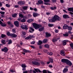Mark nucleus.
Segmentation results:
<instances>
[{
	"label": "nucleus",
	"instance_id": "nucleus-1",
	"mask_svg": "<svg viewBox=\"0 0 73 73\" xmlns=\"http://www.w3.org/2000/svg\"><path fill=\"white\" fill-rule=\"evenodd\" d=\"M62 62H66L67 64L71 66L72 65V63L70 61L68 60V59H62L61 60Z\"/></svg>",
	"mask_w": 73,
	"mask_h": 73
},
{
	"label": "nucleus",
	"instance_id": "nucleus-2",
	"mask_svg": "<svg viewBox=\"0 0 73 73\" xmlns=\"http://www.w3.org/2000/svg\"><path fill=\"white\" fill-rule=\"evenodd\" d=\"M52 19L54 21H60L61 20V18L56 15H54Z\"/></svg>",
	"mask_w": 73,
	"mask_h": 73
},
{
	"label": "nucleus",
	"instance_id": "nucleus-3",
	"mask_svg": "<svg viewBox=\"0 0 73 73\" xmlns=\"http://www.w3.org/2000/svg\"><path fill=\"white\" fill-rule=\"evenodd\" d=\"M33 25L34 27V28H35V29H38L40 27H41L42 26L40 25H37L36 23H33Z\"/></svg>",
	"mask_w": 73,
	"mask_h": 73
},
{
	"label": "nucleus",
	"instance_id": "nucleus-4",
	"mask_svg": "<svg viewBox=\"0 0 73 73\" xmlns=\"http://www.w3.org/2000/svg\"><path fill=\"white\" fill-rule=\"evenodd\" d=\"M21 28L23 29H25L26 30H27L28 29V28H27V26L26 25H22L21 26Z\"/></svg>",
	"mask_w": 73,
	"mask_h": 73
},
{
	"label": "nucleus",
	"instance_id": "nucleus-5",
	"mask_svg": "<svg viewBox=\"0 0 73 73\" xmlns=\"http://www.w3.org/2000/svg\"><path fill=\"white\" fill-rule=\"evenodd\" d=\"M69 27V25L66 24H64L63 27V29H68Z\"/></svg>",
	"mask_w": 73,
	"mask_h": 73
},
{
	"label": "nucleus",
	"instance_id": "nucleus-6",
	"mask_svg": "<svg viewBox=\"0 0 73 73\" xmlns=\"http://www.w3.org/2000/svg\"><path fill=\"white\" fill-rule=\"evenodd\" d=\"M61 55L62 56H65V50H62L60 51V53Z\"/></svg>",
	"mask_w": 73,
	"mask_h": 73
},
{
	"label": "nucleus",
	"instance_id": "nucleus-7",
	"mask_svg": "<svg viewBox=\"0 0 73 73\" xmlns=\"http://www.w3.org/2000/svg\"><path fill=\"white\" fill-rule=\"evenodd\" d=\"M32 63L33 64L35 65H40V63L38 62H36L35 61H33Z\"/></svg>",
	"mask_w": 73,
	"mask_h": 73
},
{
	"label": "nucleus",
	"instance_id": "nucleus-8",
	"mask_svg": "<svg viewBox=\"0 0 73 73\" xmlns=\"http://www.w3.org/2000/svg\"><path fill=\"white\" fill-rule=\"evenodd\" d=\"M2 51L4 52L5 53H7V52L8 50V49L6 47H5L3 49H2Z\"/></svg>",
	"mask_w": 73,
	"mask_h": 73
},
{
	"label": "nucleus",
	"instance_id": "nucleus-9",
	"mask_svg": "<svg viewBox=\"0 0 73 73\" xmlns=\"http://www.w3.org/2000/svg\"><path fill=\"white\" fill-rule=\"evenodd\" d=\"M24 4H25V2L23 1H19L18 3V4H19L20 5H24Z\"/></svg>",
	"mask_w": 73,
	"mask_h": 73
},
{
	"label": "nucleus",
	"instance_id": "nucleus-10",
	"mask_svg": "<svg viewBox=\"0 0 73 73\" xmlns=\"http://www.w3.org/2000/svg\"><path fill=\"white\" fill-rule=\"evenodd\" d=\"M63 17L64 19H66V18H68V19H69L70 17L69 16V15H63Z\"/></svg>",
	"mask_w": 73,
	"mask_h": 73
},
{
	"label": "nucleus",
	"instance_id": "nucleus-11",
	"mask_svg": "<svg viewBox=\"0 0 73 73\" xmlns=\"http://www.w3.org/2000/svg\"><path fill=\"white\" fill-rule=\"evenodd\" d=\"M14 23L15 25H16L17 27H19V22L17 21H15L14 22Z\"/></svg>",
	"mask_w": 73,
	"mask_h": 73
},
{
	"label": "nucleus",
	"instance_id": "nucleus-12",
	"mask_svg": "<svg viewBox=\"0 0 73 73\" xmlns=\"http://www.w3.org/2000/svg\"><path fill=\"white\" fill-rule=\"evenodd\" d=\"M33 17H37V16H39L40 15V14H38L37 13H33Z\"/></svg>",
	"mask_w": 73,
	"mask_h": 73
},
{
	"label": "nucleus",
	"instance_id": "nucleus-13",
	"mask_svg": "<svg viewBox=\"0 0 73 73\" xmlns=\"http://www.w3.org/2000/svg\"><path fill=\"white\" fill-rule=\"evenodd\" d=\"M11 36L12 37L16 38V37H17V35L15 34H11Z\"/></svg>",
	"mask_w": 73,
	"mask_h": 73
},
{
	"label": "nucleus",
	"instance_id": "nucleus-14",
	"mask_svg": "<svg viewBox=\"0 0 73 73\" xmlns=\"http://www.w3.org/2000/svg\"><path fill=\"white\" fill-rule=\"evenodd\" d=\"M1 42L2 43L3 45H5L6 44V42H5V40L2 39L1 40Z\"/></svg>",
	"mask_w": 73,
	"mask_h": 73
},
{
	"label": "nucleus",
	"instance_id": "nucleus-15",
	"mask_svg": "<svg viewBox=\"0 0 73 73\" xmlns=\"http://www.w3.org/2000/svg\"><path fill=\"white\" fill-rule=\"evenodd\" d=\"M46 35V37H49V36H50L51 35L50 34H49V33H45Z\"/></svg>",
	"mask_w": 73,
	"mask_h": 73
},
{
	"label": "nucleus",
	"instance_id": "nucleus-16",
	"mask_svg": "<svg viewBox=\"0 0 73 73\" xmlns=\"http://www.w3.org/2000/svg\"><path fill=\"white\" fill-rule=\"evenodd\" d=\"M68 71V69L64 68L63 70V73H66V72H67Z\"/></svg>",
	"mask_w": 73,
	"mask_h": 73
},
{
	"label": "nucleus",
	"instance_id": "nucleus-17",
	"mask_svg": "<svg viewBox=\"0 0 73 73\" xmlns=\"http://www.w3.org/2000/svg\"><path fill=\"white\" fill-rule=\"evenodd\" d=\"M39 31H40V32H41V31H42L44 29V27H43L41 28H40L38 29Z\"/></svg>",
	"mask_w": 73,
	"mask_h": 73
},
{
	"label": "nucleus",
	"instance_id": "nucleus-18",
	"mask_svg": "<svg viewBox=\"0 0 73 73\" xmlns=\"http://www.w3.org/2000/svg\"><path fill=\"white\" fill-rule=\"evenodd\" d=\"M68 10L69 11H72L73 12V7L68 8Z\"/></svg>",
	"mask_w": 73,
	"mask_h": 73
},
{
	"label": "nucleus",
	"instance_id": "nucleus-19",
	"mask_svg": "<svg viewBox=\"0 0 73 73\" xmlns=\"http://www.w3.org/2000/svg\"><path fill=\"white\" fill-rule=\"evenodd\" d=\"M66 40H64L62 41L63 44V45H65L66 44Z\"/></svg>",
	"mask_w": 73,
	"mask_h": 73
},
{
	"label": "nucleus",
	"instance_id": "nucleus-20",
	"mask_svg": "<svg viewBox=\"0 0 73 73\" xmlns=\"http://www.w3.org/2000/svg\"><path fill=\"white\" fill-rule=\"evenodd\" d=\"M35 71H36V72H42V71H40V70L38 69H35Z\"/></svg>",
	"mask_w": 73,
	"mask_h": 73
},
{
	"label": "nucleus",
	"instance_id": "nucleus-21",
	"mask_svg": "<svg viewBox=\"0 0 73 73\" xmlns=\"http://www.w3.org/2000/svg\"><path fill=\"white\" fill-rule=\"evenodd\" d=\"M27 8H28L27 6H23L22 7V9L24 10H27Z\"/></svg>",
	"mask_w": 73,
	"mask_h": 73
},
{
	"label": "nucleus",
	"instance_id": "nucleus-22",
	"mask_svg": "<svg viewBox=\"0 0 73 73\" xmlns=\"http://www.w3.org/2000/svg\"><path fill=\"white\" fill-rule=\"evenodd\" d=\"M33 21V20L32 19H28L27 21V22L28 23H31V22H32V21Z\"/></svg>",
	"mask_w": 73,
	"mask_h": 73
},
{
	"label": "nucleus",
	"instance_id": "nucleus-23",
	"mask_svg": "<svg viewBox=\"0 0 73 73\" xmlns=\"http://www.w3.org/2000/svg\"><path fill=\"white\" fill-rule=\"evenodd\" d=\"M42 44V42L41 40H39L37 44L38 45H41Z\"/></svg>",
	"mask_w": 73,
	"mask_h": 73
},
{
	"label": "nucleus",
	"instance_id": "nucleus-24",
	"mask_svg": "<svg viewBox=\"0 0 73 73\" xmlns=\"http://www.w3.org/2000/svg\"><path fill=\"white\" fill-rule=\"evenodd\" d=\"M48 26L49 27H52L54 26V25L53 24H48Z\"/></svg>",
	"mask_w": 73,
	"mask_h": 73
},
{
	"label": "nucleus",
	"instance_id": "nucleus-25",
	"mask_svg": "<svg viewBox=\"0 0 73 73\" xmlns=\"http://www.w3.org/2000/svg\"><path fill=\"white\" fill-rule=\"evenodd\" d=\"M68 31H71L72 30V27L71 26H69L68 28Z\"/></svg>",
	"mask_w": 73,
	"mask_h": 73
},
{
	"label": "nucleus",
	"instance_id": "nucleus-26",
	"mask_svg": "<svg viewBox=\"0 0 73 73\" xmlns=\"http://www.w3.org/2000/svg\"><path fill=\"white\" fill-rule=\"evenodd\" d=\"M50 9H51V10H55V9H56V7H50Z\"/></svg>",
	"mask_w": 73,
	"mask_h": 73
},
{
	"label": "nucleus",
	"instance_id": "nucleus-27",
	"mask_svg": "<svg viewBox=\"0 0 73 73\" xmlns=\"http://www.w3.org/2000/svg\"><path fill=\"white\" fill-rule=\"evenodd\" d=\"M49 22H50L51 23H53V22H54V21L53 18L52 19H49Z\"/></svg>",
	"mask_w": 73,
	"mask_h": 73
},
{
	"label": "nucleus",
	"instance_id": "nucleus-28",
	"mask_svg": "<svg viewBox=\"0 0 73 73\" xmlns=\"http://www.w3.org/2000/svg\"><path fill=\"white\" fill-rule=\"evenodd\" d=\"M38 3L39 4H42L43 3V2L42 1L39 0L38 1Z\"/></svg>",
	"mask_w": 73,
	"mask_h": 73
},
{
	"label": "nucleus",
	"instance_id": "nucleus-29",
	"mask_svg": "<svg viewBox=\"0 0 73 73\" xmlns=\"http://www.w3.org/2000/svg\"><path fill=\"white\" fill-rule=\"evenodd\" d=\"M21 22H22L23 23H24L26 21V20L25 19H22L21 21H20Z\"/></svg>",
	"mask_w": 73,
	"mask_h": 73
},
{
	"label": "nucleus",
	"instance_id": "nucleus-30",
	"mask_svg": "<svg viewBox=\"0 0 73 73\" xmlns=\"http://www.w3.org/2000/svg\"><path fill=\"white\" fill-rule=\"evenodd\" d=\"M21 66L22 68H26V65L25 64H22L21 65Z\"/></svg>",
	"mask_w": 73,
	"mask_h": 73
},
{
	"label": "nucleus",
	"instance_id": "nucleus-31",
	"mask_svg": "<svg viewBox=\"0 0 73 73\" xmlns=\"http://www.w3.org/2000/svg\"><path fill=\"white\" fill-rule=\"evenodd\" d=\"M57 40H58V39L54 38L52 39V41L53 42H55V41H56Z\"/></svg>",
	"mask_w": 73,
	"mask_h": 73
},
{
	"label": "nucleus",
	"instance_id": "nucleus-32",
	"mask_svg": "<svg viewBox=\"0 0 73 73\" xmlns=\"http://www.w3.org/2000/svg\"><path fill=\"white\" fill-rule=\"evenodd\" d=\"M17 13H15L13 15H12V16L13 17H16V16H17Z\"/></svg>",
	"mask_w": 73,
	"mask_h": 73
},
{
	"label": "nucleus",
	"instance_id": "nucleus-33",
	"mask_svg": "<svg viewBox=\"0 0 73 73\" xmlns=\"http://www.w3.org/2000/svg\"><path fill=\"white\" fill-rule=\"evenodd\" d=\"M64 36H65V37H68V35H69V34L68 33L64 34L63 35Z\"/></svg>",
	"mask_w": 73,
	"mask_h": 73
},
{
	"label": "nucleus",
	"instance_id": "nucleus-34",
	"mask_svg": "<svg viewBox=\"0 0 73 73\" xmlns=\"http://www.w3.org/2000/svg\"><path fill=\"white\" fill-rule=\"evenodd\" d=\"M19 17H21V18H23V15L22 14H21L20 13H19Z\"/></svg>",
	"mask_w": 73,
	"mask_h": 73
},
{
	"label": "nucleus",
	"instance_id": "nucleus-35",
	"mask_svg": "<svg viewBox=\"0 0 73 73\" xmlns=\"http://www.w3.org/2000/svg\"><path fill=\"white\" fill-rule=\"evenodd\" d=\"M48 54V55H50V56H52V55L53 53L52 52H47Z\"/></svg>",
	"mask_w": 73,
	"mask_h": 73
},
{
	"label": "nucleus",
	"instance_id": "nucleus-36",
	"mask_svg": "<svg viewBox=\"0 0 73 73\" xmlns=\"http://www.w3.org/2000/svg\"><path fill=\"white\" fill-rule=\"evenodd\" d=\"M12 43V40H8V44H10Z\"/></svg>",
	"mask_w": 73,
	"mask_h": 73
},
{
	"label": "nucleus",
	"instance_id": "nucleus-37",
	"mask_svg": "<svg viewBox=\"0 0 73 73\" xmlns=\"http://www.w3.org/2000/svg\"><path fill=\"white\" fill-rule=\"evenodd\" d=\"M29 37L30 38H35V36L33 35L31 36V35H30L29 36Z\"/></svg>",
	"mask_w": 73,
	"mask_h": 73
},
{
	"label": "nucleus",
	"instance_id": "nucleus-38",
	"mask_svg": "<svg viewBox=\"0 0 73 73\" xmlns=\"http://www.w3.org/2000/svg\"><path fill=\"white\" fill-rule=\"evenodd\" d=\"M49 61H50V62H53V59H52V58H49Z\"/></svg>",
	"mask_w": 73,
	"mask_h": 73
},
{
	"label": "nucleus",
	"instance_id": "nucleus-39",
	"mask_svg": "<svg viewBox=\"0 0 73 73\" xmlns=\"http://www.w3.org/2000/svg\"><path fill=\"white\" fill-rule=\"evenodd\" d=\"M23 52H25V53H27V52H28V50H27L25 49H23Z\"/></svg>",
	"mask_w": 73,
	"mask_h": 73
},
{
	"label": "nucleus",
	"instance_id": "nucleus-40",
	"mask_svg": "<svg viewBox=\"0 0 73 73\" xmlns=\"http://www.w3.org/2000/svg\"><path fill=\"white\" fill-rule=\"evenodd\" d=\"M44 46L46 48H49V45H48V44H45Z\"/></svg>",
	"mask_w": 73,
	"mask_h": 73
},
{
	"label": "nucleus",
	"instance_id": "nucleus-41",
	"mask_svg": "<svg viewBox=\"0 0 73 73\" xmlns=\"http://www.w3.org/2000/svg\"><path fill=\"white\" fill-rule=\"evenodd\" d=\"M1 25L2 27H5V26H6V24L5 23H3L2 24H1Z\"/></svg>",
	"mask_w": 73,
	"mask_h": 73
},
{
	"label": "nucleus",
	"instance_id": "nucleus-42",
	"mask_svg": "<svg viewBox=\"0 0 73 73\" xmlns=\"http://www.w3.org/2000/svg\"><path fill=\"white\" fill-rule=\"evenodd\" d=\"M47 41V40L44 39L43 41V43H45V42H46Z\"/></svg>",
	"mask_w": 73,
	"mask_h": 73
},
{
	"label": "nucleus",
	"instance_id": "nucleus-43",
	"mask_svg": "<svg viewBox=\"0 0 73 73\" xmlns=\"http://www.w3.org/2000/svg\"><path fill=\"white\" fill-rule=\"evenodd\" d=\"M1 37L2 38H4L5 37V35L4 34H2L1 35Z\"/></svg>",
	"mask_w": 73,
	"mask_h": 73
},
{
	"label": "nucleus",
	"instance_id": "nucleus-44",
	"mask_svg": "<svg viewBox=\"0 0 73 73\" xmlns=\"http://www.w3.org/2000/svg\"><path fill=\"white\" fill-rule=\"evenodd\" d=\"M12 34H10V33L8 32L7 33V35L9 36H11V35Z\"/></svg>",
	"mask_w": 73,
	"mask_h": 73
},
{
	"label": "nucleus",
	"instance_id": "nucleus-45",
	"mask_svg": "<svg viewBox=\"0 0 73 73\" xmlns=\"http://www.w3.org/2000/svg\"><path fill=\"white\" fill-rule=\"evenodd\" d=\"M7 23L9 25H10L12 24V23H11V22L9 21L7 22Z\"/></svg>",
	"mask_w": 73,
	"mask_h": 73
},
{
	"label": "nucleus",
	"instance_id": "nucleus-46",
	"mask_svg": "<svg viewBox=\"0 0 73 73\" xmlns=\"http://www.w3.org/2000/svg\"><path fill=\"white\" fill-rule=\"evenodd\" d=\"M0 13H1V14H2V15H4V14L5 13V12L0 11Z\"/></svg>",
	"mask_w": 73,
	"mask_h": 73
},
{
	"label": "nucleus",
	"instance_id": "nucleus-47",
	"mask_svg": "<svg viewBox=\"0 0 73 73\" xmlns=\"http://www.w3.org/2000/svg\"><path fill=\"white\" fill-rule=\"evenodd\" d=\"M22 34L23 35H26V33H25V32L24 31H23Z\"/></svg>",
	"mask_w": 73,
	"mask_h": 73
},
{
	"label": "nucleus",
	"instance_id": "nucleus-48",
	"mask_svg": "<svg viewBox=\"0 0 73 73\" xmlns=\"http://www.w3.org/2000/svg\"><path fill=\"white\" fill-rule=\"evenodd\" d=\"M29 29L30 30L32 31H34V29H33L32 27H30Z\"/></svg>",
	"mask_w": 73,
	"mask_h": 73
},
{
	"label": "nucleus",
	"instance_id": "nucleus-49",
	"mask_svg": "<svg viewBox=\"0 0 73 73\" xmlns=\"http://www.w3.org/2000/svg\"><path fill=\"white\" fill-rule=\"evenodd\" d=\"M43 73H47V72L45 70H44L42 71Z\"/></svg>",
	"mask_w": 73,
	"mask_h": 73
},
{
	"label": "nucleus",
	"instance_id": "nucleus-50",
	"mask_svg": "<svg viewBox=\"0 0 73 73\" xmlns=\"http://www.w3.org/2000/svg\"><path fill=\"white\" fill-rule=\"evenodd\" d=\"M44 1L45 2H47L48 3L49 2V0H44Z\"/></svg>",
	"mask_w": 73,
	"mask_h": 73
},
{
	"label": "nucleus",
	"instance_id": "nucleus-51",
	"mask_svg": "<svg viewBox=\"0 0 73 73\" xmlns=\"http://www.w3.org/2000/svg\"><path fill=\"white\" fill-rule=\"evenodd\" d=\"M54 31L56 33H58V30L57 29L55 30Z\"/></svg>",
	"mask_w": 73,
	"mask_h": 73
},
{
	"label": "nucleus",
	"instance_id": "nucleus-52",
	"mask_svg": "<svg viewBox=\"0 0 73 73\" xmlns=\"http://www.w3.org/2000/svg\"><path fill=\"white\" fill-rule=\"evenodd\" d=\"M10 72H15V70H10Z\"/></svg>",
	"mask_w": 73,
	"mask_h": 73
},
{
	"label": "nucleus",
	"instance_id": "nucleus-53",
	"mask_svg": "<svg viewBox=\"0 0 73 73\" xmlns=\"http://www.w3.org/2000/svg\"><path fill=\"white\" fill-rule=\"evenodd\" d=\"M1 10H2V11H5V9L4 8V7H2L1 8Z\"/></svg>",
	"mask_w": 73,
	"mask_h": 73
},
{
	"label": "nucleus",
	"instance_id": "nucleus-54",
	"mask_svg": "<svg viewBox=\"0 0 73 73\" xmlns=\"http://www.w3.org/2000/svg\"><path fill=\"white\" fill-rule=\"evenodd\" d=\"M6 6L7 7H10V5H9L8 4H6Z\"/></svg>",
	"mask_w": 73,
	"mask_h": 73
},
{
	"label": "nucleus",
	"instance_id": "nucleus-55",
	"mask_svg": "<svg viewBox=\"0 0 73 73\" xmlns=\"http://www.w3.org/2000/svg\"><path fill=\"white\" fill-rule=\"evenodd\" d=\"M10 26H11V28H13V25L12 23L10 25Z\"/></svg>",
	"mask_w": 73,
	"mask_h": 73
},
{
	"label": "nucleus",
	"instance_id": "nucleus-56",
	"mask_svg": "<svg viewBox=\"0 0 73 73\" xmlns=\"http://www.w3.org/2000/svg\"><path fill=\"white\" fill-rule=\"evenodd\" d=\"M43 51H44V52L46 53V52H48V50H43Z\"/></svg>",
	"mask_w": 73,
	"mask_h": 73
},
{
	"label": "nucleus",
	"instance_id": "nucleus-57",
	"mask_svg": "<svg viewBox=\"0 0 73 73\" xmlns=\"http://www.w3.org/2000/svg\"><path fill=\"white\" fill-rule=\"evenodd\" d=\"M12 32H13V33H16V31H15V29H13Z\"/></svg>",
	"mask_w": 73,
	"mask_h": 73
},
{
	"label": "nucleus",
	"instance_id": "nucleus-58",
	"mask_svg": "<svg viewBox=\"0 0 73 73\" xmlns=\"http://www.w3.org/2000/svg\"><path fill=\"white\" fill-rule=\"evenodd\" d=\"M31 44H35V42L32 41L31 42Z\"/></svg>",
	"mask_w": 73,
	"mask_h": 73
},
{
	"label": "nucleus",
	"instance_id": "nucleus-59",
	"mask_svg": "<svg viewBox=\"0 0 73 73\" xmlns=\"http://www.w3.org/2000/svg\"><path fill=\"white\" fill-rule=\"evenodd\" d=\"M41 64H42V65H44V64H45V63L43 62H41Z\"/></svg>",
	"mask_w": 73,
	"mask_h": 73
},
{
	"label": "nucleus",
	"instance_id": "nucleus-60",
	"mask_svg": "<svg viewBox=\"0 0 73 73\" xmlns=\"http://www.w3.org/2000/svg\"><path fill=\"white\" fill-rule=\"evenodd\" d=\"M29 72L30 73H32V72H33V70H31L30 71H29Z\"/></svg>",
	"mask_w": 73,
	"mask_h": 73
},
{
	"label": "nucleus",
	"instance_id": "nucleus-61",
	"mask_svg": "<svg viewBox=\"0 0 73 73\" xmlns=\"http://www.w3.org/2000/svg\"><path fill=\"white\" fill-rule=\"evenodd\" d=\"M70 46H71V47H72V46H73V44L72 43H71L70 44Z\"/></svg>",
	"mask_w": 73,
	"mask_h": 73
},
{
	"label": "nucleus",
	"instance_id": "nucleus-62",
	"mask_svg": "<svg viewBox=\"0 0 73 73\" xmlns=\"http://www.w3.org/2000/svg\"><path fill=\"white\" fill-rule=\"evenodd\" d=\"M33 10H34V11H37V9H36V8L33 9Z\"/></svg>",
	"mask_w": 73,
	"mask_h": 73
},
{
	"label": "nucleus",
	"instance_id": "nucleus-63",
	"mask_svg": "<svg viewBox=\"0 0 73 73\" xmlns=\"http://www.w3.org/2000/svg\"><path fill=\"white\" fill-rule=\"evenodd\" d=\"M29 36H28L25 38V39H26V40H28V39H29Z\"/></svg>",
	"mask_w": 73,
	"mask_h": 73
},
{
	"label": "nucleus",
	"instance_id": "nucleus-64",
	"mask_svg": "<svg viewBox=\"0 0 73 73\" xmlns=\"http://www.w3.org/2000/svg\"><path fill=\"white\" fill-rule=\"evenodd\" d=\"M23 73H28V71H23Z\"/></svg>",
	"mask_w": 73,
	"mask_h": 73
}]
</instances>
